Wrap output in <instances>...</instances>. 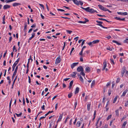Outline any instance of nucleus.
Masks as SVG:
<instances>
[{
	"label": "nucleus",
	"instance_id": "nucleus-4",
	"mask_svg": "<svg viewBox=\"0 0 128 128\" xmlns=\"http://www.w3.org/2000/svg\"><path fill=\"white\" fill-rule=\"evenodd\" d=\"M126 71V68L125 66H123L122 68L121 71V74L122 76L123 77L124 73Z\"/></svg>",
	"mask_w": 128,
	"mask_h": 128
},
{
	"label": "nucleus",
	"instance_id": "nucleus-42",
	"mask_svg": "<svg viewBox=\"0 0 128 128\" xmlns=\"http://www.w3.org/2000/svg\"><path fill=\"white\" fill-rule=\"evenodd\" d=\"M120 78H117L116 82V83H117L119 82L120 81Z\"/></svg>",
	"mask_w": 128,
	"mask_h": 128
},
{
	"label": "nucleus",
	"instance_id": "nucleus-12",
	"mask_svg": "<svg viewBox=\"0 0 128 128\" xmlns=\"http://www.w3.org/2000/svg\"><path fill=\"white\" fill-rule=\"evenodd\" d=\"M99 42V40H94L92 42V44L93 45L94 44H96L98 43Z\"/></svg>",
	"mask_w": 128,
	"mask_h": 128
},
{
	"label": "nucleus",
	"instance_id": "nucleus-5",
	"mask_svg": "<svg viewBox=\"0 0 128 128\" xmlns=\"http://www.w3.org/2000/svg\"><path fill=\"white\" fill-rule=\"evenodd\" d=\"M77 70L78 72H79L83 71L84 70L82 66H80L78 68Z\"/></svg>",
	"mask_w": 128,
	"mask_h": 128
},
{
	"label": "nucleus",
	"instance_id": "nucleus-29",
	"mask_svg": "<svg viewBox=\"0 0 128 128\" xmlns=\"http://www.w3.org/2000/svg\"><path fill=\"white\" fill-rule=\"evenodd\" d=\"M118 96H116L115 98H114V100L113 102V103H114L115 102H116L117 98H118Z\"/></svg>",
	"mask_w": 128,
	"mask_h": 128
},
{
	"label": "nucleus",
	"instance_id": "nucleus-18",
	"mask_svg": "<svg viewBox=\"0 0 128 128\" xmlns=\"http://www.w3.org/2000/svg\"><path fill=\"white\" fill-rule=\"evenodd\" d=\"M82 124L80 121H79L77 122L76 125L78 127H79Z\"/></svg>",
	"mask_w": 128,
	"mask_h": 128
},
{
	"label": "nucleus",
	"instance_id": "nucleus-27",
	"mask_svg": "<svg viewBox=\"0 0 128 128\" xmlns=\"http://www.w3.org/2000/svg\"><path fill=\"white\" fill-rule=\"evenodd\" d=\"M80 74L84 76L85 74L84 72V70L83 71H81L80 73Z\"/></svg>",
	"mask_w": 128,
	"mask_h": 128
},
{
	"label": "nucleus",
	"instance_id": "nucleus-9",
	"mask_svg": "<svg viewBox=\"0 0 128 128\" xmlns=\"http://www.w3.org/2000/svg\"><path fill=\"white\" fill-rule=\"evenodd\" d=\"M24 32H26V30H27V25L26 24V23H25L24 24Z\"/></svg>",
	"mask_w": 128,
	"mask_h": 128
},
{
	"label": "nucleus",
	"instance_id": "nucleus-28",
	"mask_svg": "<svg viewBox=\"0 0 128 128\" xmlns=\"http://www.w3.org/2000/svg\"><path fill=\"white\" fill-rule=\"evenodd\" d=\"M112 92V90L111 89H110L108 90V95L109 96H110L111 93Z\"/></svg>",
	"mask_w": 128,
	"mask_h": 128
},
{
	"label": "nucleus",
	"instance_id": "nucleus-30",
	"mask_svg": "<svg viewBox=\"0 0 128 128\" xmlns=\"http://www.w3.org/2000/svg\"><path fill=\"white\" fill-rule=\"evenodd\" d=\"M53 112V110H52V111H50L47 114H45V116H48L49 114L52 113Z\"/></svg>",
	"mask_w": 128,
	"mask_h": 128
},
{
	"label": "nucleus",
	"instance_id": "nucleus-15",
	"mask_svg": "<svg viewBox=\"0 0 128 128\" xmlns=\"http://www.w3.org/2000/svg\"><path fill=\"white\" fill-rule=\"evenodd\" d=\"M21 5V4L18 3H14L12 4V6H17Z\"/></svg>",
	"mask_w": 128,
	"mask_h": 128
},
{
	"label": "nucleus",
	"instance_id": "nucleus-41",
	"mask_svg": "<svg viewBox=\"0 0 128 128\" xmlns=\"http://www.w3.org/2000/svg\"><path fill=\"white\" fill-rule=\"evenodd\" d=\"M78 3L81 6H82L83 4V2L81 0L79 1Z\"/></svg>",
	"mask_w": 128,
	"mask_h": 128
},
{
	"label": "nucleus",
	"instance_id": "nucleus-55",
	"mask_svg": "<svg viewBox=\"0 0 128 128\" xmlns=\"http://www.w3.org/2000/svg\"><path fill=\"white\" fill-rule=\"evenodd\" d=\"M97 15L98 16H100V17H103V16L106 17V16L104 15H101L99 14H97Z\"/></svg>",
	"mask_w": 128,
	"mask_h": 128
},
{
	"label": "nucleus",
	"instance_id": "nucleus-22",
	"mask_svg": "<svg viewBox=\"0 0 128 128\" xmlns=\"http://www.w3.org/2000/svg\"><path fill=\"white\" fill-rule=\"evenodd\" d=\"M79 88L78 87H77L76 88L75 91V94H77L78 92L79 91Z\"/></svg>",
	"mask_w": 128,
	"mask_h": 128
},
{
	"label": "nucleus",
	"instance_id": "nucleus-35",
	"mask_svg": "<svg viewBox=\"0 0 128 128\" xmlns=\"http://www.w3.org/2000/svg\"><path fill=\"white\" fill-rule=\"evenodd\" d=\"M95 80H94L92 82V84H91V86H94V85L95 84Z\"/></svg>",
	"mask_w": 128,
	"mask_h": 128
},
{
	"label": "nucleus",
	"instance_id": "nucleus-34",
	"mask_svg": "<svg viewBox=\"0 0 128 128\" xmlns=\"http://www.w3.org/2000/svg\"><path fill=\"white\" fill-rule=\"evenodd\" d=\"M112 116V114H110V115L108 116L107 118V120H108L110 119V118H111Z\"/></svg>",
	"mask_w": 128,
	"mask_h": 128
},
{
	"label": "nucleus",
	"instance_id": "nucleus-45",
	"mask_svg": "<svg viewBox=\"0 0 128 128\" xmlns=\"http://www.w3.org/2000/svg\"><path fill=\"white\" fill-rule=\"evenodd\" d=\"M83 49H84V48H82L81 51L80 53L79 54L80 55L82 56V52L83 50Z\"/></svg>",
	"mask_w": 128,
	"mask_h": 128
},
{
	"label": "nucleus",
	"instance_id": "nucleus-24",
	"mask_svg": "<svg viewBox=\"0 0 128 128\" xmlns=\"http://www.w3.org/2000/svg\"><path fill=\"white\" fill-rule=\"evenodd\" d=\"M98 6L101 10H103V8H104L102 5H98Z\"/></svg>",
	"mask_w": 128,
	"mask_h": 128
},
{
	"label": "nucleus",
	"instance_id": "nucleus-62",
	"mask_svg": "<svg viewBox=\"0 0 128 128\" xmlns=\"http://www.w3.org/2000/svg\"><path fill=\"white\" fill-rule=\"evenodd\" d=\"M39 5L41 7H42L43 9L44 8V6L43 4H39Z\"/></svg>",
	"mask_w": 128,
	"mask_h": 128
},
{
	"label": "nucleus",
	"instance_id": "nucleus-63",
	"mask_svg": "<svg viewBox=\"0 0 128 128\" xmlns=\"http://www.w3.org/2000/svg\"><path fill=\"white\" fill-rule=\"evenodd\" d=\"M7 52V50H6V51L5 52H4V54L3 55V57L4 58L6 54V52Z\"/></svg>",
	"mask_w": 128,
	"mask_h": 128
},
{
	"label": "nucleus",
	"instance_id": "nucleus-11",
	"mask_svg": "<svg viewBox=\"0 0 128 128\" xmlns=\"http://www.w3.org/2000/svg\"><path fill=\"white\" fill-rule=\"evenodd\" d=\"M73 83V80H72L70 82V84H69V86L68 87L70 90L71 89V88L72 86Z\"/></svg>",
	"mask_w": 128,
	"mask_h": 128
},
{
	"label": "nucleus",
	"instance_id": "nucleus-23",
	"mask_svg": "<svg viewBox=\"0 0 128 128\" xmlns=\"http://www.w3.org/2000/svg\"><path fill=\"white\" fill-rule=\"evenodd\" d=\"M77 73V72H73L72 73V74H70V75L72 76L73 77L75 76Z\"/></svg>",
	"mask_w": 128,
	"mask_h": 128
},
{
	"label": "nucleus",
	"instance_id": "nucleus-33",
	"mask_svg": "<svg viewBox=\"0 0 128 128\" xmlns=\"http://www.w3.org/2000/svg\"><path fill=\"white\" fill-rule=\"evenodd\" d=\"M22 113L21 112L19 114H17L16 113H15V114L18 117H19L21 116L22 114Z\"/></svg>",
	"mask_w": 128,
	"mask_h": 128
},
{
	"label": "nucleus",
	"instance_id": "nucleus-40",
	"mask_svg": "<svg viewBox=\"0 0 128 128\" xmlns=\"http://www.w3.org/2000/svg\"><path fill=\"white\" fill-rule=\"evenodd\" d=\"M69 118V117L68 116H67L66 117V119L64 121V123H66V122H67V120H68V119Z\"/></svg>",
	"mask_w": 128,
	"mask_h": 128
},
{
	"label": "nucleus",
	"instance_id": "nucleus-6",
	"mask_svg": "<svg viewBox=\"0 0 128 128\" xmlns=\"http://www.w3.org/2000/svg\"><path fill=\"white\" fill-rule=\"evenodd\" d=\"M63 116V113H62V114H60V116H59V117L58 120L56 122L57 123H58L59 122H60L61 120L62 119V118Z\"/></svg>",
	"mask_w": 128,
	"mask_h": 128
},
{
	"label": "nucleus",
	"instance_id": "nucleus-58",
	"mask_svg": "<svg viewBox=\"0 0 128 128\" xmlns=\"http://www.w3.org/2000/svg\"><path fill=\"white\" fill-rule=\"evenodd\" d=\"M120 0L121 2H128V0Z\"/></svg>",
	"mask_w": 128,
	"mask_h": 128
},
{
	"label": "nucleus",
	"instance_id": "nucleus-19",
	"mask_svg": "<svg viewBox=\"0 0 128 128\" xmlns=\"http://www.w3.org/2000/svg\"><path fill=\"white\" fill-rule=\"evenodd\" d=\"M18 66H16V68L15 69V70H14V71L13 73V74L15 75H16V73L17 72V70L18 69Z\"/></svg>",
	"mask_w": 128,
	"mask_h": 128
},
{
	"label": "nucleus",
	"instance_id": "nucleus-39",
	"mask_svg": "<svg viewBox=\"0 0 128 128\" xmlns=\"http://www.w3.org/2000/svg\"><path fill=\"white\" fill-rule=\"evenodd\" d=\"M108 125L107 124H106L104 126H102L101 128H108Z\"/></svg>",
	"mask_w": 128,
	"mask_h": 128
},
{
	"label": "nucleus",
	"instance_id": "nucleus-21",
	"mask_svg": "<svg viewBox=\"0 0 128 128\" xmlns=\"http://www.w3.org/2000/svg\"><path fill=\"white\" fill-rule=\"evenodd\" d=\"M16 0H6L5 2H6V3H7L11 2H12L16 1Z\"/></svg>",
	"mask_w": 128,
	"mask_h": 128
},
{
	"label": "nucleus",
	"instance_id": "nucleus-8",
	"mask_svg": "<svg viewBox=\"0 0 128 128\" xmlns=\"http://www.w3.org/2000/svg\"><path fill=\"white\" fill-rule=\"evenodd\" d=\"M10 6L8 4H6L4 6L3 8L4 10L6 9L7 8H10Z\"/></svg>",
	"mask_w": 128,
	"mask_h": 128
},
{
	"label": "nucleus",
	"instance_id": "nucleus-59",
	"mask_svg": "<svg viewBox=\"0 0 128 128\" xmlns=\"http://www.w3.org/2000/svg\"><path fill=\"white\" fill-rule=\"evenodd\" d=\"M96 22L100 24H102L103 23V22H100L98 20H96Z\"/></svg>",
	"mask_w": 128,
	"mask_h": 128
},
{
	"label": "nucleus",
	"instance_id": "nucleus-57",
	"mask_svg": "<svg viewBox=\"0 0 128 128\" xmlns=\"http://www.w3.org/2000/svg\"><path fill=\"white\" fill-rule=\"evenodd\" d=\"M108 10V9L106 8H103V10L104 11H107V10Z\"/></svg>",
	"mask_w": 128,
	"mask_h": 128
},
{
	"label": "nucleus",
	"instance_id": "nucleus-47",
	"mask_svg": "<svg viewBox=\"0 0 128 128\" xmlns=\"http://www.w3.org/2000/svg\"><path fill=\"white\" fill-rule=\"evenodd\" d=\"M105 99H106V98L104 97L103 98V99H102V102L104 104L105 103Z\"/></svg>",
	"mask_w": 128,
	"mask_h": 128
},
{
	"label": "nucleus",
	"instance_id": "nucleus-2",
	"mask_svg": "<svg viewBox=\"0 0 128 128\" xmlns=\"http://www.w3.org/2000/svg\"><path fill=\"white\" fill-rule=\"evenodd\" d=\"M20 60V58H18V59L15 62L14 64H13V65L12 66V71H13L15 68L16 65L17 64H18V62H19Z\"/></svg>",
	"mask_w": 128,
	"mask_h": 128
},
{
	"label": "nucleus",
	"instance_id": "nucleus-38",
	"mask_svg": "<svg viewBox=\"0 0 128 128\" xmlns=\"http://www.w3.org/2000/svg\"><path fill=\"white\" fill-rule=\"evenodd\" d=\"M110 60L111 63H112L114 65L115 64V63L114 62V60L113 59H110Z\"/></svg>",
	"mask_w": 128,
	"mask_h": 128
},
{
	"label": "nucleus",
	"instance_id": "nucleus-50",
	"mask_svg": "<svg viewBox=\"0 0 128 128\" xmlns=\"http://www.w3.org/2000/svg\"><path fill=\"white\" fill-rule=\"evenodd\" d=\"M57 10L58 11H60L61 12H64L65 11V10L62 9H57Z\"/></svg>",
	"mask_w": 128,
	"mask_h": 128
},
{
	"label": "nucleus",
	"instance_id": "nucleus-53",
	"mask_svg": "<svg viewBox=\"0 0 128 128\" xmlns=\"http://www.w3.org/2000/svg\"><path fill=\"white\" fill-rule=\"evenodd\" d=\"M28 82L29 83H30L31 82V79L30 77L29 76H28Z\"/></svg>",
	"mask_w": 128,
	"mask_h": 128
},
{
	"label": "nucleus",
	"instance_id": "nucleus-52",
	"mask_svg": "<svg viewBox=\"0 0 128 128\" xmlns=\"http://www.w3.org/2000/svg\"><path fill=\"white\" fill-rule=\"evenodd\" d=\"M36 26V24H33V25L32 26H31V27L32 28H33L34 27H35Z\"/></svg>",
	"mask_w": 128,
	"mask_h": 128
},
{
	"label": "nucleus",
	"instance_id": "nucleus-16",
	"mask_svg": "<svg viewBox=\"0 0 128 128\" xmlns=\"http://www.w3.org/2000/svg\"><path fill=\"white\" fill-rule=\"evenodd\" d=\"M90 103H88V104H87V110L88 111H90Z\"/></svg>",
	"mask_w": 128,
	"mask_h": 128
},
{
	"label": "nucleus",
	"instance_id": "nucleus-36",
	"mask_svg": "<svg viewBox=\"0 0 128 128\" xmlns=\"http://www.w3.org/2000/svg\"><path fill=\"white\" fill-rule=\"evenodd\" d=\"M116 114V116H119L118 110H117L115 111Z\"/></svg>",
	"mask_w": 128,
	"mask_h": 128
},
{
	"label": "nucleus",
	"instance_id": "nucleus-7",
	"mask_svg": "<svg viewBox=\"0 0 128 128\" xmlns=\"http://www.w3.org/2000/svg\"><path fill=\"white\" fill-rule=\"evenodd\" d=\"M78 62L74 63L72 64L71 66V68L72 69L75 66H77L78 64Z\"/></svg>",
	"mask_w": 128,
	"mask_h": 128
},
{
	"label": "nucleus",
	"instance_id": "nucleus-20",
	"mask_svg": "<svg viewBox=\"0 0 128 128\" xmlns=\"http://www.w3.org/2000/svg\"><path fill=\"white\" fill-rule=\"evenodd\" d=\"M103 67L106 68V60H104L103 62Z\"/></svg>",
	"mask_w": 128,
	"mask_h": 128
},
{
	"label": "nucleus",
	"instance_id": "nucleus-64",
	"mask_svg": "<svg viewBox=\"0 0 128 128\" xmlns=\"http://www.w3.org/2000/svg\"><path fill=\"white\" fill-rule=\"evenodd\" d=\"M80 61L82 62L83 61V58L82 56L80 58Z\"/></svg>",
	"mask_w": 128,
	"mask_h": 128
},
{
	"label": "nucleus",
	"instance_id": "nucleus-1",
	"mask_svg": "<svg viewBox=\"0 0 128 128\" xmlns=\"http://www.w3.org/2000/svg\"><path fill=\"white\" fill-rule=\"evenodd\" d=\"M81 8L82 9L85 10L86 12L91 13H94L95 12H96V10H94L92 8L90 9L89 7H88L86 8H84L82 7H81Z\"/></svg>",
	"mask_w": 128,
	"mask_h": 128
},
{
	"label": "nucleus",
	"instance_id": "nucleus-31",
	"mask_svg": "<svg viewBox=\"0 0 128 128\" xmlns=\"http://www.w3.org/2000/svg\"><path fill=\"white\" fill-rule=\"evenodd\" d=\"M88 44L90 46H91V47H92V46H93L92 42H90L88 43Z\"/></svg>",
	"mask_w": 128,
	"mask_h": 128
},
{
	"label": "nucleus",
	"instance_id": "nucleus-48",
	"mask_svg": "<svg viewBox=\"0 0 128 128\" xmlns=\"http://www.w3.org/2000/svg\"><path fill=\"white\" fill-rule=\"evenodd\" d=\"M115 85V82L113 81L112 82V87L113 88Z\"/></svg>",
	"mask_w": 128,
	"mask_h": 128
},
{
	"label": "nucleus",
	"instance_id": "nucleus-3",
	"mask_svg": "<svg viewBox=\"0 0 128 128\" xmlns=\"http://www.w3.org/2000/svg\"><path fill=\"white\" fill-rule=\"evenodd\" d=\"M61 61V58L60 56H59L56 59V62L55 64H58L60 63Z\"/></svg>",
	"mask_w": 128,
	"mask_h": 128
},
{
	"label": "nucleus",
	"instance_id": "nucleus-17",
	"mask_svg": "<svg viewBox=\"0 0 128 128\" xmlns=\"http://www.w3.org/2000/svg\"><path fill=\"white\" fill-rule=\"evenodd\" d=\"M85 70L87 72H90V69L89 67H87L86 68Z\"/></svg>",
	"mask_w": 128,
	"mask_h": 128
},
{
	"label": "nucleus",
	"instance_id": "nucleus-56",
	"mask_svg": "<svg viewBox=\"0 0 128 128\" xmlns=\"http://www.w3.org/2000/svg\"><path fill=\"white\" fill-rule=\"evenodd\" d=\"M17 76H16V77L15 78H14V79L13 82V83L14 84L15 81H16V79H17Z\"/></svg>",
	"mask_w": 128,
	"mask_h": 128
},
{
	"label": "nucleus",
	"instance_id": "nucleus-25",
	"mask_svg": "<svg viewBox=\"0 0 128 128\" xmlns=\"http://www.w3.org/2000/svg\"><path fill=\"white\" fill-rule=\"evenodd\" d=\"M79 79L80 81L82 82H84V80L82 78V77L80 75Z\"/></svg>",
	"mask_w": 128,
	"mask_h": 128
},
{
	"label": "nucleus",
	"instance_id": "nucleus-10",
	"mask_svg": "<svg viewBox=\"0 0 128 128\" xmlns=\"http://www.w3.org/2000/svg\"><path fill=\"white\" fill-rule=\"evenodd\" d=\"M128 90L127 89L126 90H124V92H123L121 96H125V95H126V94L128 92Z\"/></svg>",
	"mask_w": 128,
	"mask_h": 128
},
{
	"label": "nucleus",
	"instance_id": "nucleus-26",
	"mask_svg": "<svg viewBox=\"0 0 128 128\" xmlns=\"http://www.w3.org/2000/svg\"><path fill=\"white\" fill-rule=\"evenodd\" d=\"M112 42H114V43H116V44H118V45H121V44L118 42H117V41H116V40H113L112 41Z\"/></svg>",
	"mask_w": 128,
	"mask_h": 128
},
{
	"label": "nucleus",
	"instance_id": "nucleus-43",
	"mask_svg": "<svg viewBox=\"0 0 128 128\" xmlns=\"http://www.w3.org/2000/svg\"><path fill=\"white\" fill-rule=\"evenodd\" d=\"M114 18L117 20H120L121 18H120L116 17L115 18Z\"/></svg>",
	"mask_w": 128,
	"mask_h": 128
},
{
	"label": "nucleus",
	"instance_id": "nucleus-44",
	"mask_svg": "<svg viewBox=\"0 0 128 128\" xmlns=\"http://www.w3.org/2000/svg\"><path fill=\"white\" fill-rule=\"evenodd\" d=\"M66 31L68 33L70 34L72 32V31L68 30H66Z\"/></svg>",
	"mask_w": 128,
	"mask_h": 128
},
{
	"label": "nucleus",
	"instance_id": "nucleus-46",
	"mask_svg": "<svg viewBox=\"0 0 128 128\" xmlns=\"http://www.w3.org/2000/svg\"><path fill=\"white\" fill-rule=\"evenodd\" d=\"M128 105V100L125 103V106H127Z\"/></svg>",
	"mask_w": 128,
	"mask_h": 128
},
{
	"label": "nucleus",
	"instance_id": "nucleus-49",
	"mask_svg": "<svg viewBox=\"0 0 128 128\" xmlns=\"http://www.w3.org/2000/svg\"><path fill=\"white\" fill-rule=\"evenodd\" d=\"M106 90H107L106 87H104V88L103 92L104 93L106 92Z\"/></svg>",
	"mask_w": 128,
	"mask_h": 128
},
{
	"label": "nucleus",
	"instance_id": "nucleus-61",
	"mask_svg": "<svg viewBox=\"0 0 128 128\" xmlns=\"http://www.w3.org/2000/svg\"><path fill=\"white\" fill-rule=\"evenodd\" d=\"M72 119H71L70 121L69 124L70 125L72 124Z\"/></svg>",
	"mask_w": 128,
	"mask_h": 128
},
{
	"label": "nucleus",
	"instance_id": "nucleus-14",
	"mask_svg": "<svg viewBox=\"0 0 128 128\" xmlns=\"http://www.w3.org/2000/svg\"><path fill=\"white\" fill-rule=\"evenodd\" d=\"M127 123V122L126 121L124 122L122 126V128H125V126L126 125V124Z\"/></svg>",
	"mask_w": 128,
	"mask_h": 128
},
{
	"label": "nucleus",
	"instance_id": "nucleus-60",
	"mask_svg": "<svg viewBox=\"0 0 128 128\" xmlns=\"http://www.w3.org/2000/svg\"><path fill=\"white\" fill-rule=\"evenodd\" d=\"M122 15H128V13L126 12H125L122 13Z\"/></svg>",
	"mask_w": 128,
	"mask_h": 128
},
{
	"label": "nucleus",
	"instance_id": "nucleus-13",
	"mask_svg": "<svg viewBox=\"0 0 128 128\" xmlns=\"http://www.w3.org/2000/svg\"><path fill=\"white\" fill-rule=\"evenodd\" d=\"M72 0L75 4L78 5H79L78 2L77 0Z\"/></svg>",
	"mask_w": 128,
	"mask_h": 128
},
{
	"label": "nucleus",
	"instance_id": "nucleus-37",
	"mask_svg": "<svg viewBox=\"0 0 128 128\" xmlns=\"http://www.w3.org/2000/svg\"><path fill=\"white\" fill-rule=\"evenodd\" d=\"M75 100L76 101V102L74 104V108L75 109L76 108V106L77 104V102L76 100Z\"/></svg>",
	"mask_w": 128,
	"mask_h": 128
},
{
	"label": "nucleus",
	"instance_id": "nucleus-51",
	"mask_svg": "<svg viewBox=\"0 0 128 128\" xmlns=\"http://www.w3.org/2000/svg\"><path fill=\"white\" fill-rule=\"evenodd\" d=\"M58 105V103H56V104L55 106V109L56 110L57 108Z\"/></svg>",
	"mask_w": 128,
	"mask_h": 128
},
{
	"label": "nucleus",
	"instance_id": "nucleus-54",
	"mask_svg": "<svg viewBox=\"0 0 128 128\" xmlns=\"http://www.w3.org/2000/svg\"><path fill=\"white\" fill-rule=\"evenodd\" d=\"M23 103L24 105L25 103V101L24 99L23 98Z\"/></svg>",
	"mask_w": 128,
	"mask_h": 128
},
{
	"label": "nucleus",
	"instance_id": "nucleus-32",
	"mask_svg": "<svg viewBox=\"0 0 128 128\" xmlns=\"http://www.w3.org/2000/svg\"><path fill=\"white\" fill-rule=\"evenodd\" d=\"M72 92L68 94V96L69 98H70L72 96Z\"/></svg>",
	"mask_w": 128,
	"mask_h": 128
}]
</instances>
